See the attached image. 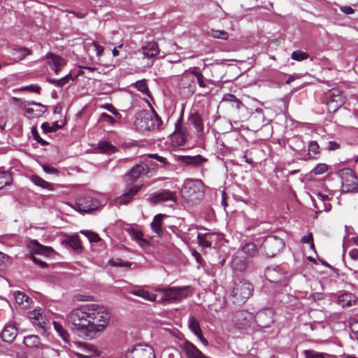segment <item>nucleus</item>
I'll return each mask as SVG.
<instances>
[{
    "label": "nucleus",
    "mask_w": 358,
    "mask_h": 358,
    "mask_svg": "<svg viewBox=\"0 0 358 358\" xmlns=\"http://www.w3.org/2000/svg\"><path fill=\"white\" fill-rule=\"evenodd\" d=\"M110 320L108 310L97 303H87L72 309L66 315V322L73 330L92 338L103 331Z\"/></svg>",
    "instance_id": "1"
},
{
    "label": "nucleus",
    "mask_w": 358,
    "mask_h": 358,
    "mask_svg": "<svg viewBox=\"0 0 358 358\" xmlns=\"http://www.w3.org/2000/svg\"><path fill=\"white\" fill-rule=\"evenodd\" d=\"M163 122L155 110H142L135 115L133 125L140 132L159 129Z\"/></svg>",
    "instance_id": "2"
},
{
    "label": "nucleus",
    "mask_w": 358,
    "mask_h": 358,
    "mask_svg": "<svg viewBox=\"0 0 358 358\" xmlns=\"http://www.w3.org/2000/svg\"><path fill=\"white\" fill-rule=\"evenodd\" d=\"M182 196L190 203H195L204 196L203 185L201 180L186 179L181 190Z\"/></svg>",
    "instance_id": "3"
},
{
    "label": "nucleus",
    "mask_w": 358,
    "mask_h": 358,
    "mask_svg": "<svg viewBox=\"0 0 358 358\" xmlns=\"http://www.w3.org/2000/svg\"><path fill=\"white\" fill-rule=\"evenodd\" d=\"M253 291L252 285L243 280L236 284L231 292V296L234 299V303L238 304L244 303L252 295Z\"/></svg>",
    "instance_id": "4"
},
{
    "label": "nucleus",
    "mask_w": 358,
    "mask_h": 358,
    "mask_svg": "<svg viewBox=\"0 0 358 358\" xmlns=\"http://www.w3.org/2000/svg\"><path fill=\"white\" fill-rule=\"evenodd\" d=\"M164 299L169 302H179L190 296L192 291L190 287H169L164 290Z\"/></svg>",
    "instance_id": "5"
},
{
    "label": "nucleus",
    "mask_w": 358,
    "mask_h": 358,
    "mask_svg": "<svg viewBox=\"0 0 358 358\" xmlns=\"http://www.w3.org/2000/svg\"><path fill=\"white\" fill-rule=\"evenodd\" d=\"M341 179L342 188L345 192H352L358 187V179L350 169H343L338 171Z\"/></svg>",
    "instance_id": "6"
},
{
    "label": "nucleus",
    "mask_w": 358,
    "mask_h": 358,
    "mask_svg": "<svg viewBox=\"0 0 358 358\" xmlns=\"http://www.w3.org/2000/svg\"><path fill=\"white\" fill-rule=\"evenodd\" d=\"M124 357L126 358H155L152 348L143 344H138L128 349Z\"/></svg>",
    "instance_id": "7"
},
{
    "label": "nucleus",
    "mask_w": 358,
    "mask_h": 358,
    "mask_svg": "<svg viewBox=\"0 0 358 358\" xmlns=\"http://www.w3.org/2000/svg\"><path fill=\"white\" fill-rule=\"evenodd\" d=\"M262 246L268 257H274L285 246L284 241L275 236H270L265 238Z\"/></svg>",
    "instance_id": "8"
},
{
    "label": "nucleus",
    "mask_w": 358,
    "mask_h": 358,
    "mask_svg": "<svg viewBox=\"0 0 358 358\" xmlns=\"http://www.w3.org/2000/svg\"><path fill=\"white\" fill-rule=\"evenodd\" d=\"M343 94L338 89L331 90L327 97V106L329 113H335L344 104Z\"/></svg>",
    "instance_id": "9"
},
{
    "label": "nucleus",
    "mask_w": 358,
    "mask_h": 358,
    "mask_svg": "<svg viewBox=\"0 0 358 358\" xmlns=\"http://www.w3.org/2000/svg\"><path fill=\"white\" fill-rule=\"evenodd\" d=\"M98 206L99 203L96 200L91 196H83L76 200L75 209L84 213L91 212L96 209Z\"/></svg>",
    "instance_id": "10"
},
{
    "label": "nucleus",
    "mask_w": 358,
    "mask_h": 358,
    "mask_svg": "<svg viewBox=\"0 0 358 358\" xmlns=\"http://www.w3.org/2000/svg\"><path fill=\"white\" fill-rule=\"evenodd\" d=\"M142 185H128L126 192L121 196L117 197L115 200L116 206L124 205L128 203L132 198L141 189Z\"/></svg>",
    "instance_id": "11"
},
{
    "label": "nucleus",
    "mask_w": 358,
    "mask_h": 358,
    "mask_svg": "<svg viewBox=\"0 0 358 358\" xmlns=\"http://www.w3.org/2000/svg\"><path fill=\"white\" fill-rule=\"evenodd\" d=\"M176 193L169 189H163L160 192L154 193L150 196V201L153 203L165 201L176 202Z\"/></svg>",
    "instance_id": "12"
},
{
    "label": "nucleus",
    "mask_w": 358,
    "mask_h": 358,
    "mask_svg": "<svg viewBox=\"0 0 358 358\" xmlns=\"http://www.w3.org/2000/svg\"><path fill=\"white\" fill-rule=\"evenodd\" d=\"M22 106L25 109L27 114L32 115L34 117H40L46 110L45 106L35 101H25L22 103Z\"/></svg>",
    "instance_id": "13"
},
{
    "label": "nucleus",
    "mask_w": 358,
    "mask_h": 358,
    "mask_svg": "<svg viewBox=\"0 0 358 358\" xmlns=\"http://www.w3.org/2000/svg\"><path fill=\"white\" fill-rule=\"evenodd\" d=\"M220 239V235L213 232H206L205 234H197V240L199 245L204 248H210L213 243H216Z\"/></svg>",
    "instance_id": "14"
},
{
    "label": "nucleus",
    "mask_w": 358,
    "mask_h": 358,
    "mask_svg": "<svg viewBox=\"0 0 358 358\" xmlns=\"http://www.w3.org/2000/svg\"><path fill=\"white\" fill-rule=\"evenodd\" d=\"M264 275L271 282L278 283L285 278V272L280 266L267 268Z\"/></svg>",
    "instance_id": "15"
},
{
    "label": "nucleus",
    "mask_w": 358,
    "mask_h": 358,
    "mask_svg": "<svg viewBox=\"0 0 358 358\" xmlns=\"http://www.w3.org/2000/svg\"><path fill=\"white\" fill-rule=\"evenodd\" d=\"M252 319L251 314L245 310L236 312L233 316V323L238 328H245L249 325Z\"/></svg>",
    "instance_id": "16"
},
{
    "label": "nucleus",
    "mask_w": 358,
    "mask_h": 358,
    "mask_svg": "<svg viewBox=\"0 0 358 358\" xmlns=\"http://www.w3.org/2000/svg\"><path fill=\"white\" fill-rule=\"evenodd\" d=\"M45 57L48 59V65L56 74H58L66 64V62L62 57L52 52L48 53Z\"/></svg>",
    "instance_id": "17"
},
{
    "label": "nucleus",
    "mask_w": 358,
    "mask_h": 358,
    "mask_svg": "<svg viewBox=\"0 0 358 358\" xmlns=\"http://www.w3.org/2000/svg\"><path fill=\"white\" fill-rule=\"evenodd\" d=\"M273 312L271 309L259 311L256 315L258 324L264 328L268 327L273 323Z\"/></svg>",
    "instance_id": "18"
},
{
    "label": "nucleus",
    "mask_w": 358,
    "mask_h": 358,
    "mask_svg": "<svg viewBox=\"0 0 358 358\" xmlns=\"http://www.w3.org/2000/svg\"><path fill=\"white\" fill-rule=\"evenodd\" d=\"M146 172L147 167L145 166L142 164H136L126 175L125 179L127 181H136L141 176L145 174Z\"/></svg>",
    "instance_id": "19"
},
{
    "label": "nucleus",
    "mask_w": 358,
    "mask_h": 358,
    "mask_svg": "<svg viewBox=\"0 0 358 358\" xmlns=\"http://www.w3.org/2000/svg\"><path fill=\"white\" fill-rule=\"evenodd\" d=\"M80 352H76V355L81 358H89L99 355L97 349L91 344L80 343Z\"/></svg>",
    "instance_id": "20"
},
{
    "label": "nucleus",
    "mask_w": 358,
    "mask_h": 358,
    "mask_svg": "<svg viewBox=\"0 0 358 358\" xmlns=\"http://www.w3.org/2000/svg\"><path fill=\"white\" fill-rule=\"evenodd\" d=\"M315 207L319 212H328L331 209V205L329 201V197L327 195L319 193L317 195V200L314 201Z\"/></svg>",
    "instance_id": "21"
},
{
    "label": "nucleus",
    "mask_w": 358,
    "mask_h": 358,
    "mask_svg": "<svg viewBox=\"0 0 358 358\" xmlns=\"http://www.w3.org/2000/svg\"><path fill=\"white\" fill-rule=\"evenodd\" d=\"M189 122L194 126L199 135L203 134L204 125L202 117L198 112L191 113L188 117Z\"/></svg>",
    "instance_id": "22"
},
{
    "label": "nucleus",
    "mask_w": 358,
    "mask_h": 358,
    "mask_svg": "<svg viewBox=\"0 0 358 358\" xmlns=\"http://www.w3.org/2000/svg\"><path fill=\"white\" fill-rule=\"evenodd\" d=\"M141 52L145 57L151 58L159 52L158 45L155 42H149L141 48Z\"/></svg>",
    "instance_id": "23"
},
{
    "label": "nucleus",
    "mask_w": 358,
    "mask_h": 358,
    "mask_svg": "<svg viewBox=\"0 0 358 358\" xmlns=\"http://www.w3.org/2000/svg\"><path fill=\"white\" fill-rule=\"evenodd\" d=\"M357 299L355 296L350 293H343L338 296V303L343 307H350L357 304Z\"/></svg>",
    "instance_id": "24"
},
{
    "label": "nucleus",
    "mask_w": 358,
    "mask_h": 358,
    "mask_svg": "<svg viewBox=\"0 0 358 358\" xmlns=\"http://www.w3.org/2000/svg\"><path fill=\"white\" fill-rule=\"evenodd\" d=\"M17 336V329L15 327L10 325L6 326L1 332V338L4 342H13Z\"/></svg>",
    "instance_id": "25"
},
{
    "label": "nucleus",
    "mask_w": 358,
    "mask_h": 358,
    "mask_svg": "<svg viewBox=\"0 0 358 358\" xmlns=\"http://www.w3.org/2000/svg\"><path fill=\"white\" fill-rule=\"evenodd\" d=\"M194 83V75L192 74L188 70H186L182 75L179 85L184 88H190Z\"/></svg>",
    "instance_id": "26"
},
{
    "label": "nucleus",
    "mask_w": 358,
    "mask_h": 358,
    "mask_svg": "<svg viewBox=\"0 0 358 358\" xmlns=\"http://www.w3.org/2000/svg\"><path fill=\"white\" fill-rule=\"evenodd\" d=\"M29 178L35 185H37L43 189H47L50 191L54 189V185L45 181L42 178L36 175H31L29 177Z\"/></svg>",
    "instance_id": "27"
},
{
    "label": "nucleus",
    "mask_w": 358,
    "mask_h": 358,
    "mask_svg": "<svg viewBox=\"0 0 358 358\" xmlns=\"http://www.w3.org/2000/svg\"><path fill=\"white\" fill-rule=\"evenodd\" d=\"M24 343L29 348H44V345L40 343V338L38 336L30 335L24 338Z\"/></svg>",
    "instance_id": "28"
},
{
    "label": "nucleus",
    "mask_w": 358,
    "mask_h": 358,
    "mask_svg": "<svg viewBox=\"0 0 358 358\" xmlns=\"http://www.w3.org/2000/svg\"><path fill=\"white\" fill-rule=\"evenodd\" d=\"M165 216L166 215L163 214H158L155 216L151 223L152 229L159 236H161L162 234V220Z\"/></svg>",
    "instance_id": "29"
},
{
    "label": "nucleus",
    "mask_w": 358,
    "mask_h": 358,
    "mask_svg": "<svg viewBox=\"0 0 358 358\" xmlns=\"http://www.w3.org/2000/svg\"><path fill=\"white\" fill-rule=\"evenodd\" d=\"M182 161L187 165L197 166L204 162H206V159L198 155L195 156H183L182 157Z\"/></svg>",
    "instance_id": "30"
},
{
    "label": "nucleus",
    "mask_w": 358,
    "mask_h": 358,
    "mask_svg": "<svg viewBox=\"0 0 358 358\" xmlns=\"http://www.w3.org/2000/svg\"><path fill=\"white\" fill-rule=\"evenodd\" d=\"M66 243L73 250L76 252H80L83 250V246L78 235L70 236L66 240Z\"/></svg>",
    "instance_id": "31"
},
{
    "label": "nucleus",
    "mask_w": 358,
    "mask_h": 358,
    "mask_svg": "<svg viewBox=\"0 0 358 358\" xmlns=\"http://www.w3.org/2000/svg\"><path fill=\"white\" fill-rule=\"evenodd\" d=\"M98 149L102 153L112 154L117 151V148L106 141H101L98 144Z\"/></svg>",
    "instance_id": "32"
},
{
    "label": "nucleus",
    "mask_w": 358,
    "mask_h": 358,
    "mask_svg": "<svg viewBox=\"0 0 358 358\" xmlns=\"http://www.w3.org/2000/svg\"><path fill=\"white\" fill-rule=\"evenodd\" d=\"M31 246L33 251L39 255H48L52 250L50 248L41 245L36 241H31Z\"/></svg>",
    "instance_id": "33"
},
{
    "label": "nucleus",
    "mask_w": 358,
    "mask_h": 358,
    "mask_svg": "<svg viewBox=\"0 0 358 358\" xmlns=\"http://www.w3.org/2000/svg\"><path fill=\"white\" fill-rule=\"evenodd\" d=\"M31 54V51L27 48H13L12 50V55L17 60H22Z\"/></svg>",
    "instance_id": "34"
},
{
    "label": "nucleus",
    "mask_w": 358,
    "mask_h": 358,
    "mask_svg": "<svg viewBox=\"0 0 358 358\" xmlns=\"http://www.w3.org/2000/svg\"><path fill=\"white\" fill-rule=\"evenodd\" d=\"M15 301L20 305H23L24 307H28L30 303V298L22 292H15L14 293Z\"/></svg>",
    "instance_id": "35"
},
{
    "label": "nucleus",
    "mask_w": 358,
    "mask_h": 358,
    "mask_svg": "<svg viewBox=\"0 0 358 358\" xmlns=\"http://www.w3.org/2000/svg\"><path fill=\"white\" fill-rule=\"evenodd\" d=\"M222 101L231 103V106L237 110H239L241 106L243 105L241 101L231 94H225L222 98Z\"/></svg>",
    "instance_id": "36"
},
{
    "label": "nucleus",
    "mask_w": 358,
    "mask_h": 358,
    "mask_svg": "<svg viewBox=\"0 0 358 358\" xmlns=\"http://www.w3.org/2000/svg\"><path fill=\"white\" fill-rule=\"evenodd\" d=\"M129 234L131 238L136 241L141 246L143 247L148 244V242L143 238L141 231L132 229L129 231Z\"/></svg>",
    "instance_id": "37"
},
{
    "label": "nucleus",
    "mask_w": 358,
    "mask_h": 358,
    "mask_svg": "<svg viewBox=\"0 0 358 358\" xmlns=\"http://www.w3.org/2000/svg\"><path fill=\"white\" fill-rule=\"evenodd\" d=\"M188 326L189 329L196 336L201 333L199 321L194 317L190 316L188 320Z\"/></svg>",
    "instance_id": "38"
},
{
    "label": "nucleus",
    "mask_w": 358,
    "mask_h": 358,
    "mask_svg": "<svg viewBox=\"0 0 358 358\" xmlns=\"http://www.w3.org/2000/svg\"><path fill=\"white\" fill-rule=\"evenodd\" d=\"M13 178L8 171L0 172V189L11 184Z\"/></svg>",
    "instance_id": "39"
},
{
    "label": "nucleus",
    "mask_w": 358,
    "mask_h": 358,
    "mask_svg": "<svg viewBox=\"0 0 358 358\" xmlns=\"http://www.w3.org/2000/svg\"><path fill=\"white\" fill-rule=\"evenodd\" d=\"M231 266L235 270L242 271L246 268V262L239 257H234L231 261Z\"/></svg>",
    "instance_id": "40"
},
{
    "label": "nucleus",
    "mask_w": 358,
    "mask_h": 358,
    "mask_svg": "<svg viewBox=\"0 0 358 358\" xmlns=\"http://www.w3.org/2000/svg\"><path fill=\"white\" fill-rule=\"evenodd\" d=\"M199 68L194 66L189 69V71L191 72L192 74L194 75V78H196L198 84L200 87H205L206 84L204 83V76L203 75L198 71Z\"/></svg>",
    "instance_id": "41"
},
{
    "label": "nucleus",
    "mask_w": 358,
    "mask_h": 358,
    "mask_svg": "<svg viewBox=\"0 0 358 358\" xmlns=\"http://www.w3.org/2000/svg\"><path fill=\"white\" fill-rule=\"evenodd\" d=\"M131 294L135 296L142 297L148 301H155L156 299L155 294L150 293L149 292L144 289L134 290L131 292Z\"/></svg>",
    "instance_id": "42"
},
{
    "label": "nucleus",
    "mask_w": 358,
    "mask_h": 358,
    "mask_svg": "<svg viewBox=\"0 0 358 358\" xmlns=\"http://www.w3.org/2000/svg\"><path fill=\"white\" fill-rule=\"evenodd\" d=\"M320 154V146L316 141H310L308 145V155L310 157L316 159Z\"/></svg>",
    "instance_id": "43"
},
{
    "label": "nucleus",
    "mask_w": 358,
    "mask_h": 358,
    "mask_svg": "<svg viewBox=\"0 0 358 358\" xmlns=\"http://www.w3.org/2000/svg\"><path fill=\"white\" fill-rule=\"evenodd\" d=\"M60 128H62V126L59 125L57 122H54L52 124L44 122L41 125V129L45 133L56 131Z\"/></svg>",
    "instance_id": "44"
},
{
    "label": "nucleus",
    "mask_w": 358,
    "mask_h": 358,
    "mask_svg": "<svg viewBox=\"0 0 358 358\" xmlns=\"http://www.w3.org/2000/svg\"><path fill=\"white\" fill-rule=\"evenodd\" d=\"M242 251L248 257H253L257 253V248L254 243H248L243 247Z\"/></svg>",
    "instance_id": "45"
},
{
    "label": "nucleus",
    "mask_w": 358,
    "mask_h": 358,
    "mask_svg": "<svg viewBox=\"0 0 358 358\" xmlns=\"http://www.w3.org/2000/svg\"><path fill=\"white\" fill-rule=\"evenodd\" d=\"M208 34L210 36L213 38L222 40H227L229 36L228 34L226 31L216 29H211L208 32Z\"/></svg>",
    "instance_id": "46"
},
{
    "label": "nucleus",
    "mask_w": 358,
    "mask_h": 358,
    "mask_svg": "<svg viewBox=\"0 0 358 358\" xmlns=\"http://www.w3.org/2000/svg\"><path fill=\"white\" fill-rule=\"evenodd\" d=\"M80 233L85 235L86 237H87V238L91 243H97L99 241H101V238L99 236V235L96 233L93 232L92 231L81 230Z\"/></svg>",
    "instance_id": "47"
},
{
    "label": "nucleus",
    "mask_w": 358,
    "mask_h": 358,
    "mask_svg": "<svg viewBox=\"0 0 358 358\" xmlns=\"http://www.w3.org/2000/svg\"><path fill=\"white\" fill-rule=\"evenodd\" d=\"M54 328L56 330V331L59 334V335L61 336V338L65 341H67L69 338V334L67 331L64 329V327L58 322H53Z\"/></svg>",
    "instance_id": "48"
},
{
    "label": "nucleus",
    "mask_w": 358,
    "mask_h": 358,
    "mask_svg": "<svg viewBox=\"0 0 358 358\" xmlns=\"http://www.w3.org/2000/svg\"><path fill=\"white\" fill-rule=\"evenodd\" d=\"M309 57V55L307 52L301 50H295L291 55V58L294 60L301 62Z\"/></svg>",
    "instance_id": "49"
},
{
    "label": "nucleus",
    "mask_w": 358,
    "mask_h": 358,
    "mask_svg": "<svg viewBox=\"0 0 358 358\" xmlns=\"http://www.w3.org/2000/svg\"><path fill=\"white\" fill-rule=\"evenodd\" d=\"M109 264L112 266H120V267H129L131 264L129 262H124L120 258L111 259L108 262Z\"/></svg>",
    "instance_id": "50"
},
{
    "label": "nucleus",
    "mask_w": 358,
    "mask_h": 358,
    "mask_svg": "<svg viewBox=\"0 0 358 358\" xmlns=\"http://www.w3.org/2000/svg\"><path fill=\"white\" fill-rule=\"evenodd\" d=\"M135 86L138 89V90L141 92L143 94H146L148 96L149 95L148 87L145 80L137 81L135 84Z\"/></svg>",
    "instance_id": "51"
},
{
    "label": "nucleus",
    "mask_w": 358,
    "mask_h": 358,
    "mask_svg": "<svg viewBox=\"0 0 358 358\" xmlns=\"http://www.w3.org/2000/svg\"><path fill=\"white\" fill-rule=\"evenodd\" d=\"M328 170V166L326 164H318L313 169V172L315 175H321L324 173Z\"/></svg>",
    "instance_id": "52"
},
{
    "label": "nucleus",
    "mask_w": 358,
    "mask_h": 358,
    "mask_svg": "<svg viewBox=\"0 0 358 358\" xmlns=\"http://www.w3.org/2000/svg\"><path fill=\"white\" fill-rule=\"evenodd\" d=\"M100 121L106 122L110 125H114L115 124V118L106 113H103L101 115Z\"/></svg>",
    "instance_id": "53"
},
{
    "label": "nucleus",
    "mask_w": 358,
    "mask_h": 358,
    "mask_svg": "<svg viewBox=\"0 0 358 358\" xmlns=\"http://www.w3.org/2000/svg\"><path fill=\"white\" fill-rule=\"evenodd\" d=\"M306 358H325L326 355L312 350L305 351Z\"/></svg>",
    "instance_id": "54"
},
{
    "label": "nucleus",
    "mask_w": 358,
    "mask_h": 358,
    "mask_svg": "<svg viewBox=\"0 0 358 358\" xmlns=\"http://www.w3.org/2000/svg\"><path fill=\"white\" fill-rule=\"evenodd\" d=\"M43 170L48 174L57 175L59 171L57 169L47 164L42 165Z\"/></svg>",
    "instance_id": "55"
},
{
    "label": "nucleus",
    "mask_w": 358,
    "mask_h": 358,
    "mask_svg": "<svg viewBox=\"0 0 358 358\" xmlns=\"http://www.w3.org/2000/svg\"><path fill=\"white\" fill-rule=\"evenodd\" d=\"M70 79H72V76L71 73L65 76L64 77L58 80V87H62L64 86L66 84L69 83Z\"/></svg>",
    "instance_id": "56"
},
{
    "label": "nucleus",
    "mask_w": 358,
    "mask_h": 358,
    "mask_svg": "<svg viewBox=\"0 0 358 358\" xmlns=\"http://www.w3.org/2000/svg\"><path fill=\"white\" fill-rule=\"evenodd\" d=\"M36 264L38 265L41 268H45L47 266V264L39 259L38 257H36L35 255H30L28 256Z\"/></svg>",
    "instance_id": "57"
},
{
    "label": "nucleus",
    "mask_w": 358,
    "mask_h": 358,
    "mask_svg": "<svg viewBox=\"0 0 358 358\" xmlns=\"http://www.w3.org/2000/svg\"><path fill=\"white\" fill-rule=\"evenodd\" d=\"M41 87L36 85H30L29 86L22 87L20 89L21 91L30 90L36 93H39Z\"/></svg>",
    "instance_id": "58"
},
{
    "label": "nucleus",
    "mask_w": 358,
    "mask_h": 358,
    "mask_svg": "<svg viewBox=\"0 0 358 358\" xmlns=\"http://www.w3.org/2000/svg\"><path fill=\"white\" fill-rule=\"evenodd\" d=\"M340 148V144L336 141H329L327 149L329 151H334Z\"/></svg>",
    "instance_id": "59"
},
{
    "label": "nucleus",
    "mask_w": 358,
    "mask_h": 358,
    "mask_svg": "<svg viewBox=\"0 0 358 358\" xmlns=\"http://www.w3.org/2000/svg\"><path fill=\"white\" fill-rule=\"evenodd\" d=\"M105 108L111 112L117 118H121L122 115L111 104H107L105 106Z\"/></svg>",
    "instance_id": "60"
},
{
    "label": "nucleus",
    "mask_w": 358,
    "mask_h": 358,
    "mask_svg": "<svg viewBox=\"0 0 358 358\" xmlns=\"http://www.w3.org/2000/svg\"><path fill=\"white\" fill-rule=\"evenodd\" d=\"M29 318L34 319L40 322L41 319H42V315L40 313V310L37 311L35 310L34 311L29 313Z\"/></svg>",
    "instance_id": "61"
},
{
    "label": "nucleus",
    "mask_w": 358,
    "mask_h": 358,
    "mask_svg": "<svg viewBox=\"0 0 358 358\" xmlns=\"http://www.w3.org/2000/svg\"><path fill=\"white\" fill-rule=\"evenodd\" d=\"M303 243H310L311 245V248H314L313 244V236L312 233H309L307 236H305L302 238Z\"/></svg>",
    "instance_id": "62"
},
{
    "label": "nucleus",
    "mask_w": 358,
    "mask_h": 358,
    "mask_svg": "<svg viewBox=\"0 0 358 358\" xmlns=\"http://www.w3.org/2000/svg\"><path fill=\"white\" fill-rule=\"evenodd\" d=\"M32 134H33V136H34V139L39 143H41V145H45L48 144V142L45 141V140H43V138H41L39 136V134H38L37 131H32Z\"/></svg>",
    "instance_id": "63"
},
{
    "label": "nucleus",
    "mask_w": 358,
    "mask_h": 358,
    "mask_svg": "<svg viewBox=\"0 0 358 358\" xmlns=\"http://www.w3.org/2000/svg\"><path fill=\"white\" fill-rule=\"evenodd\" d=\"M350 329L355 337L358 336V320L354 321L351 323Z\"/></svg>",
    "instance_id": "64"
}]
</instances>
